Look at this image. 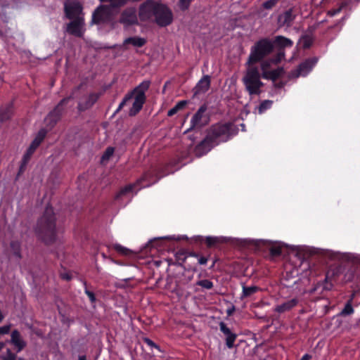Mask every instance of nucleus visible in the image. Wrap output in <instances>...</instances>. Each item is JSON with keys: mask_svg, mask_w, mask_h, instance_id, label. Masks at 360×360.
I'll return each instance as SVG.
<instances>
[{"mask_svg": "<svg viewBox=\"0 0 360 360\" xmlns=\"http://www.w3.org/2000/svg\"><path fill=\"white\" fill-rule=\"evenodd\" d=\"M273 101L271 100H264L261 102L260 105L257 108L259 113H263L266 110L271 108Z\"/></svg>", "mask_w": 360, "mask_h": 360, "instance_id": "obj_35", "label": "nucleus"}, {"mask_svg": "<svg viewBox=\"0 0 360 360\" xmlns=\"http://www.w3.org/2000/svg\"><path fill=\"white\" fill-rule=\"evenodd\" d=\"M333 284L328 281V276L326 275L325 279L322 281L318 282L314 288H312L309 290V294L312 295L316 292L320 288H321V291L319 292V295H323L325 291H330L333 289Z\"/></svg>", "mask_w": 360, "mask_h": 360, "instance_id": "obj_22", "label": "nucleus"}, {"mask_svg": "<svg viewBox=\"0 0 360 360\" xmlns=\"http://www.w3.org/2000/svg\"><path fill=\"white\" fill-rule=\"evenodd\" d=\"M310 255H320L322 257H328L330 259H333L334 254L333 252L329 251V250H321V249H312L310 250Z\"/></svg>", "mask_w": 360, "mask_h": 360, "instance_id": "obj_31", "label": "nucleus"}, {"mask_svg": "<svg viewBox=\"0 0 360 360\" xmlns=\"http://www.w3.org/2000/svg\"><path fill=\"white\" fill-rule=\"evenodd\" d=\"M28 162H24V161L21 160V163L16 176L15 179H18L20 176H21L25 171Z\"/></svg>", "mask_w": 360, "mask_h": 360, "instance_id": "obj_47", "label": "nucleus"}, {"mask_svg": "<svg viewBox=\"0 0 360 360\" xmlns=\"http://www.w3.org/2000/svg\"><path fill=\"white\" fill-rule=\"evenodd\" d=\"M286 84L285 81H280L279 82H274V86L276 89H283Z\"/></svg>", "mask_w": 360, "mask_h": 360, "instance_id": "obj_53", "label": "nucleus"}, {"mask_svg": "<svg viewBox=\"0 0 360 360\" xmlns=\"http://www.w3.org/2000/svg\"><path fill=\"white\" fill-rule=\"evenodd\" d=\"M238 129L233 122L212 124L205 130L206 135L193 150L197 158H200L209 153L221 141L225 142L238 133Z\"/></svg>", "mask_w": 360, "mask_h": 360, "instance_id": "obj_1", "label": "nucleus"}, {"mask_svg": "<svg viewBox=\"0 0 360 360\" xmlns=\"http://www.w3.org/2000/svg\"><path fill=\"white\" fill-rule=\"evenodd\" d=\"M13 115V106L11 104L8 105L0 109V122H4L9 120Z\"/></svg>", "mask_w": 360, "mask_h": 360, "instance_id": "obj_27", "label": "nucleus"}, {"mask_svg": "<svg viewBox=\"0 0 360 360\" xmlns=\"http://www.w3.org/2000/svg\"><path fill=\"white\" fill-rule=\"evenodd\" d=\"M163 239H167L169 240L171 238L169 237H165V238H154L153 240H150L148 243L147 244L148 247L150 248H157L158 243Z\"/></svg>", "mask_w": 360, "mask_h": 360, "instance_id": "obj_43", "label": "nucleus"}, {"mask_svg": "<svg viewBox=\"0 0 360 360\" xmlns=\"http://www.w3.org/2000/svg\"><path fill=\"white\" fill-rule=\"evenodd\" d=\"M283 60V53H276L271 57H268L262 60H260L259 63H260L261 70H271V68L273 65H277Z\"/></svg>", "mask_w": 360, "mask_h": 360, "instance_id": "obj_17", "label": "nucleus"}, {"mask_svg": "<svg viewBox=\"0 0 360 360\" xmlns=\"http://www.w3.org/2000/svg\"><path fill=\"white\" fill-rule=\"evenodd\" d=\"M207 257H204V256H201L200 257V258L198 259V263L201 265L202 264H205L207 262Z\"/></svg>", "mask_w": 360, "mask_h": 360, "instance_id": "obj_59", "label": "nucleus"}, {"mask_svg": "<svg viewBox=\"0 0 360 360\" xmlns=\"http://www.w3.org/2000/svg\"><path fill=\"white\" fill-rule=\"evenodd\" d=\"M70 22L66 24L65 31L72 36L81 38L83 37L84 26V18H77L76 19H70Z\"/></svg>", "mask_w": 360, "mask_h": 360, "instance_id": "obj_10", "label": "nucleus"}, {"mask_svg": "<svg viewBox=\"0 0 360 360\" xmlns=\"http://www.w3.org/2000/svg\"><path fill=\"white\" fill-rule=\"evenodd\" d=\"M207 105L203 104L202 105L200 108L198 110V111L194 114V115L192 117L191 120V126L189 129H188L185 133L189 132L191 130H193L195 127L201 128L205 124H207V121H205V122H202V118L204 112L207 110Z\"/></svg>", "mask_w": 360, "mask_h": 360, "instance_id": "obj_14", "label": "nucleus"}, {"mask_svg": "<svg viewBox=\"0 0 360 360\" xmlns=\"http://www.w3.org/2000/svg\"><path fill=\"white\" fill-rule=\"evenodd\" d=\"M33 334H35L37 337L40 338H44V333L43 330L39 328L34 327V328L31 332Z\"/></svg>", "mask_w": 360, "mask_h": 360, "instance_id": "obj_51", "label": "nucleus"}, {"mask_svg": "<svg viewBox=\"0 0 360 360\" xmlns=\"http://www.w3.org/2000/svg\"><path fill=\"white\" fill-rule=\"evenodd\" d=\"M354 312V308L352 306V301H347L346 304H345L344 308L342 309V311L339 313V316L345 317L347 316L351 315Z\"/></svg>", "mask_w": 360, "mask_h": 360, "instance_id": "obj_33", "label": "nucleus"}, {"mask_svg": "<svg viewBox=\"0 0 360 360\" xmlns=\"http://www.w3.org/2000/svg\"><path fill=\"white\" fill-rule=\"evenodd\" d=\"M11 328V324L5 325L0 327V335L8 334Z\"/></svg>", "mask_w": 360, "mask_h": 360, "instance_id": "obj_50", "label": "nucleus"}, {"mask_svg": "<svg viewBox=\"0 0 360 360\" xmlns=\"http://www.w3.org/2000/svg\"><path fill=\"white\" fill-rule=\"evenodd\" d=\"M48 130L49 129H46L45 128H42L41 129L37 136H35V138L34 139V141H37L38 143H39L40 144L41 143V142L44 141V138L46 137L47 133H48Z\"/></svg>", "mask_w": 360, "mask_h": 360, "instance_id": "obj_37", "label": "nucleus"}, {"mask_svg": "<svg viewBox=\"0 0 360 360\" xmlns=\"http://www.w3.org/2000/svg\"><path fill=\"white\" fill-rule=\"evenodd\" d=\"M143 341L146 343L148 346H150L152 348L156 349L158 352H162L160 349V347L158 345H157L155 342H154L152 340H150L148 338H143Z\"/></svg>", "mask_w": 360, "mask_h": 360, "instance_id": "obj_42", "label": "nucleus"}, {"mask_svg": "<svg viewBox=\"0 0 360 360\" xmlns=\"http://www.w3.org/2000/svg\"><path fill=\"white\" fill-rule=\"evenodd\" d=\"M179 110L176 109V108L174 106L172 108H171L168 112H167V116L169 117H172L174 115H175Z\"/></svg>", "mask_w": 360, "mask_h": 360, "instance_id": "obj_58", "label": "nucleus"}, {"mask_svg": "<svg viewBox=\"0 0 360 360\" xmlns=\"http://www.w3.org/2000/svg\"><path fill=\"white\" fill-rule=\"evenodd\" d=\"M85 293L88 295L90 301L92 304H94L96 302L97 299L96 297L94 292H93L92 291H90L89 290L86 288Z\"/></svg>", "mask_w": 360, "mask_h": 360, "instance_id": "obj_49", "label": "nucleus"}, {"mask_svg": "<svg viewBox=\"0 0 360 360\" xmlns=\"http://www.w3.org/2000/svg\"><path fill=\"white\" fill-rule=\"evenodd\" d=\"M271 77H272V82H275L278 79L281 77L285 73V69L283 67H278L276 69L271 70Z\"/></svg>", "mask_w": 360, "mask_h": 360, "instance_id": "obj_34", "label": "nucleus"}, {"mask_svg": "<svg viewBox=\"0 0 360 360\" xmlns=\"http://www.w3.org/2000/svg\"><path fill=\"white\" fill-rule=\"evenodd\" d=\"M210 84L211 77L210 75H204L193 89V98L197 96L200 94L207 92L210 88Z\"/></svg>", "mask_w": 360, "mask_h": 360, "instance_id": "obj_18", "label": "nucleus"}, {"mask_svg": "<svg viewBox=\"0 0 360 360\" xmlns=\"http://www.w3.org/2000/svg\"><path fill=\"white\" fill-rule=\"evenodd\" d=\"M98 94L91 93L89 95L87 99L83 103H79L77 109L79 112H84L91 108L98 101Z\"/></svg>", "mask_w": 360, "mask_h": 360, "instance_id": "obj_23", "label": "nucleus"}, {"mask_svg": "<svg viewBox=\"0 0 360 360\" xmlns=\"http://www.w3.org/2000/svg\"><path fill=\"white\" fill-rule=\"evenodd\" d=\"M269 252H270L271 256H272V257H278V256L281 255V254H282V250H281V248L277 247V246L271 247L269 249Z\"/></svg>", "mask_w": 360, "mask_h": 360, "instance_id": "obj_44", "label": "nucleus"}, {"mask_svg": "<svg viewBox=\"0 0 360 360\" xmlns=\"http://www.w3.org/2000/svg\"><path fill=\"white\" fill-rule=\"evenodd\" d=\"M243 82L250 95H259L264 85L261 81L258 67L248 66Z\"/></svg>", "mask_w": 360, "mask_h": 360, "instance_id": "obj_5", "label": "nucleus"}, {"mask_svg": "<svg viewBox=\"0 0 360 360\" xmlns=\"http://www.w3.org/2000/svg\"><path fill=\"white\" fill-rule=\"evenodd\" d=\"M158 4L154 0H146L142 3L139 8L140 20L142 22L150 20L155 15V10L157 8Z\"/></svg>", "mask_w": 360, "mask_h": 360, "instance_id": "obj_9", "label": "nucleus"}, {"mask_svg": "<svg viewBox=\"0 0 360 360\" xmlns=\"http://www.w3.org/2000/svg\"><path fill=\"white\" fill-rule=\"evenodd\" d=\"M280 0H267L262 4V7L264 9L270 10L272 9L278 3Z\"/></svg>", "mask_w": 360, "mask_h": 360, "instance_id": "obj_39", "label": "nucleus"}, {"mask_svg": "<svg viewBox=\"0 0 360 360\" xmlns=\"http://www.w3.org/2000/svg\"><path fill=\"white\" fill-rule=\"evenodd\" d=\"M147 43V40L145 38L140 37L138 36L130 37L124 39L123 46L131 44L134 47H142Z\"/></svg>", "mask_w": 360, "mask_h": 360, "instance_id": "obj_25", "label": "nucleus"}, {"mask_svg": "<svg viewBox=\"0 0 360 360\" xmlns=\"http://www.w3.org/2000/svg\"><path fill=\"white\" fill-rule=\"evenodd\" d=\"M112 248L120 255L123 256H131L135 255L134 252L130 249L124 248L120 244H113Z\"/></svg>", "mask_w": 360, "mask_h": 360, "instance_id": "obj_29", "label": "nucleus"}, {"mask_svg": "<svg viewBox=\"0 0 360 360\" xmlns=\"http://www.w3.org/2000/svg\"><path fill=\"white\" fill-rule=\"evenodd\" d=\"M150 80H145L136 86L131 91L127 94L115 114L120 111L127 103L134 98V101L129 111V115L130 117L136 116L141 110L143 104L146 101V91L150 88Z\"/></svg>", "mask_w": 360, "mask_h": 360, "instance_id": "obj_3", "label": "nucleus"}, {"mask_svg": "<svg viewBox=\"0 0 360 360\" xmlns=\"http://www.w3.org/2000/svg\"><path fill=\"white\" fill-rule=\"evenodd\" d=\"M261 289L259 287L256 285L252 286H243V295L242 297H249L257 292L259 291Z\"/></svg>", "mask_w": 360, "mask_h": 360, "instance_id": "obj_30", "label": "nucleus"}, {"mask_svg": "<svg viewBox=\"0 0 360 360\" xmlns=\"http://www.w3.org/2000/svg\"><path fill=\"white\" fill-rule=\"evenodd\" d=\"M175 256H176L177 261L173 262L172 264L174 265L181 266V267L184 268V269H186V267L184 266L183 263L186 261V259L187 258V250H184V249L180 250L176 253Z\"/></svg>", "mask_w": 360, "mask_h": 360, "instance_id": "obj_28", "label": "nucleus"}, {"mask_svg": "<svg viewBox=\"0 0 360 360\" xmlns=\"http://www.w3.org/2000/svg\"><path fill=\"white\" fill-rule=\"evenodd\" d=\"M34 153V151L33 150L28 148L25 153L23 155L22 160L24 161V162H29Z\"/></svg>", "mask_w": 360, "mask_h": 360, "instance_id": "obj_46", "label": "nucleus"}, {"mask_svg": "<svg viewBox=\"0 0 360 360\" xmlns=\"http://www.w3.org/2000/svg\"><path fill=\"white\" fill-rule=\"evenodd\" d=\"M273 53L271 39L267 37L262 38L251 47L250 54L245 65L247 66L257 67L255 64L262 60V59L268 58Z\"/></svg>", "mask_w": 360, "mask_h": 360, "instance_id": "obj_4", "label": "nucleus"}, {"mask_svg": "<svg viewBox=\"0 0 360 360\" xmlns=\"http://www.w3.org/2000/svg\"><path fill=\"white\" fill-rule=\"evenodd\" d=\"M271 70H262V72H259L260 79L264 78L266 79H270L272 81L271 77Z\"/></svg>", "mask_w": 360, "mask_h": 360, "instance_id": "obj_48", "label": "nucleus"}, {"mask_svg": "<svg viewBox=\"0 0 360 360\" xmlns=\"http://www.w3.org/2000/svg\"><path fill=\"white\" fill-rule=\"evenodd\" d=\"M115 152V148L112 146H108L105 151L103 152V154L102 155L101 158V163L105 164L107 162H108L110 159V158L113 155Z\"/></svg>", "mask_w": 360, "mask_h": 360, "instance_id": "obj_32", "label": "nucleus"}, {"mask_svg": "<svg viewBox=\"0 0 360 360\" xmlns=\"http://www.w3.org/2000/svg\"><path fill=\"white\" fill-rule=\"evenodd\" d=\"M219 328L220 330L224 334V335H226V345L227 347L229 349L233 348L237 338V335L232 333L231 329L223 321L219 323Z\"/></svg>", "mask_w": 360, "mask_h": 360, "instance_id": "obj_19", "label": "nucleus"}, {"mask_svg": "<svg viewBox=\"0 0 360 360\" xmlns=\"http://www.w3.org/2000/svg\"><path fill=\"white\" fill-rule=\"evenodd\" d=\"M117 23L122 24L125 27H129L132 25H139V23L136 7L129 6L124 9L120 13Z\"/></svg>", "mask_w": 360, "mask_h": 360, "instance_id": "obj_8", "label": "nucleus"}, {"mask_svg": "<svg viewBox=\"0 0 360 360\" xmlns=\"http://www.w3.org/2000/svg\"><path fill=\"white\" fill-rule=\"evenodd\" d=\"M155 11L154 22L158 26L164 27L172 23L173 13L167 5L159 3Z\"/></svg>", "mask_w": 360, "mask_h": 360, "instance_id": "obj_7", "label": "nucleus"}, {"mask_svg": "<svg viewBox=\"0 0 360 360\" xmlns=\"http://www.w3.org/2000/svg\"><path fill=\"white\" fill-rule=\"evenodd\" d=\"M297 72H297V68L295 69V70H292L289 73V75H288V78L289 79H292V78H297V77H299L301 75H297V74H298Z\"/></svg>", "mask_w": 360, "mask_h": 360, "instance_id": "obj_54", "label": "nucleus"}, {"mask_svg": "<svg viewBox=\"0 0 360 360\" xmlns=\"http://www.w3.org/2000/svg\"><path fill=\"white\" fill-rule=\"evenodd\" d=\"M39 146V143H38L37 141L33 140L28 148L35 151Z\"/></svg>", "mask_w": 360, "mask_h": 360, "instance_id": "obj_55", "label": "nucleus"}, {"mask_svg": "<svg viewBox=\"0 0 360 360\" xmlns=\"http://www.w3.org/2000/svg\"><path fill=\"white\" fill-rule=\"evenodd\" d=\"M348 5V2L347 1H345L341 3L340 6L338 8H333L329 10L327 12V15L329 16H333L336 15L337 13H340L342 9L345 7H346Z\"/></svg>", "mask_w": 360, "mask_h": 360, "instance_id": "obj_38", "label": "nucleus"}, {"mask_svg": "<svg viewBox=\"0 0 360 360\" xmlns=\"http://www.w3.org/2000/svg\"><path fill=\"white\" fill-rule=\"evenodd\" d=\"M60 277L62 279L68 281H70L72 278V275L69 273L61 274Z\"/></svg>", "mask_w": 360, "mask_h": 360, "instance_id": "obj_57", "label": "nucleus"}, {"mask_svg": "<svg viewBox=\"0 0 360 360\" xmlns=\"http://www.w3.org/2000/svg\"><path fill=\"white\" fill-rule=\"evenodd\" d=\"M188 139L192 141V143L189 146V148L191 149L193 147V143L195 141L197 137L195 136L194 135H190L188 136Z\"/></svg>", "mask_w": 360, "mask_h": 360, "instance_id": "obj_60", "label": "nucleus"}, {"mask_svg": "<svg viewBox=\"0 0 360 360\" xmlns=\"http://www.w3.org/2000/svg\"><path fill=\"white\" fill-rule=\"evenodd\" d=\"M271 39L273 44L274 51H276V53H283L284 60L285 56V49L286 47H291L293 42L290 39L281 35L276 36L274 38Z\"/></svg>", "mask_w": 360, "mask_h": 360, "instance_id": "obj_12", "label": "nucleus"}, {"mask_svg": "<svg viewBox=\"0 0 360 360\" xmlns=\"http://www.w3.org/2000/svg\"><path fill=\"white\" fill-rule=\"evenodd\" d=\"M193 0H179V6L182 11L188 10Z\"/></svg>", "mask_w": 360, "mask_h": 360, "instance_id": "obj_41", "label": "nucleus"}, {"mask_svg": "<svg viewBox=\"0 0 360 360\" xmlns=\"http://www.w3.org/2000/svg\"><path fill=\"white\" fill-rule=\"evenodd\" d=\"M6 342L13 345L16 352H21L27 347V342L22 338L20 331L17 329L12 330L11 339L6 340Z\"/></svg>", "mask_w": 360, "mask_h": 360, "instance_id": "obj_13", "label": "nucleus"}, {"mask_svg": "<svg viewBox=\"0 0 360 360\" xmlns=\"http://www.w3.org/2000/svg\"><path fill=\"white\" fill-rule=\"evenodd\" d=\"M71 97H66L61 99L55 108L49 112L44 119L46 127L49 130H51L57 123L61 120L64 113V106L68 104Z\"/></svg>", "mask_w": 360, "mask_h": 360, "instance_id": "obj_6", "label": "nucleus"}, {"mask_svg": "<svg viewBox=\"0 0 360 360\" xmlns=\"http://www.w3.org/2000/svg\"><path fill=\"white\" fill-rule=\"evenodd\" d=\"M146 178L147 174H144L141 178L137 179L136 182L129 184L124 187L121 188L120 191L116 194L115 199L119 200L123 196L133 193L138 186H141L142 182L146 180Z\"/></svg>", "mask_w": 360, "mask_h": 360, "instance_id": "obj_15", "label": "nucleus"}, {"mask_svg": "<svg viewBox=\"0 0 360 360\" xmlns=\"http://www.w3.org/2000/svg\"><path fill=\"white\" fill-rule=\"evenodd\" d=\"M317 61L318 58L316 57L309 58L304 60L297 66V75H306L311 70Z\"/></svg>", "mask_w": 360, "mask_h": 360, "instance_id": "obj_20", "label": "nucleus"}, {"mask_svg": "<svg viewBox=\"0 0 360 360\" xmlns=\"http://www.w3.org/2000/svg\"><path fill=\"white\" fill-rule=\"evenodd\" d=\"M235 309H235L234 306H233L231 308L228 309L227 311H226L227 314L229 316H231L233 314V312L235 311Z\"/></svg>", "mask_w": 360, "mask_h": 360, "instance_id": "obj_62", "label": "nucleus"}, {"mask_svg": "<svg viewBox=\"0 0 360 360\" xmlns=\"http://www.w3.org/2000/svg\"><path fill=\"white\" fill-rule=\"evenodd\" d=\"M17 355L11 349H7L6 356H2V360H16Z\"/></svg>", "mask_w": 360, "mask_h": 360, "instance_id": "obj_45", "label": "nucleus"}, {"mask_svg": "<svg viewBox=\"0 0 360 360\" xmlns=\"http://www.w3.org/2000/svg\"><path fill=\"white\" fill-rule=\"evenodd\" d=\"M39 146V143H38L37 141L33 140L28 148L35 151Z\"/></svg>", "mask_w": 360, "mask_h": 360, "instance_id": "obj_56", "label": "nucleus"}, {"mask_svg": "<svg viewBox=\"0 0 360 360\" xmlns=\"http://www.w3.org/2000/svg\"><path fill=\"white\" fill-rule=\"evenodd\" d=\"M195 241L198 243H205L207 248H211L216 246L218 243H223L226 242V238H218V237H202V236H197L195 238Z\"/></svg>", "mask_w": 360, "mask_h": 360, "instance_id": "obj_21", "label": "nucleus"}, {"mask_svg": "<svg viewBox=\"0 0 360 360\" xmlns=\"http://www.w3.org/2000/svg\"><path fill=\"white\" fill-rule=\"evenodd\" d=\"M299 301L297 298H293L290 300H288L280 305H277L275 308V311L278 313H284L285 311L291 310L293 307H295Z\"/></svg>", "mask_w": 360, "mask_h": 360, "instance_id": "obj_24", "label": "nucleus"}, {"mask_svg": "<svg viewBox=\"0 0 360 360\" xmlns=\"http://www.w3.org/2000/svg\"><path fill=\"white\" fill-rule=\"evenodd\" d=\"M9 248L12 254L19 260L22 258L21 253V243L19 240H13L9 243Z\"/></svg>", "mask_w": 360, "mask_h": 360, "instance_id": "obj_26", "label": "nucleus"}, {"mask_svg": "<svg viewBox=\"0 0 360 360\" xmlns=\"http://www.w3.org/2000/svg\"><path fill=\"white\" fill-rule=\"evenodd\" d=\"M296 15L293 14V8H290L288 10L281 13L278 16L277 24L278 27L286 26L290 27L292 22L295 19Z\"/></svg>", "mask_w": 360, "mask_h": 360, "instance_id": "obj_16", "label": "nucleus"}, {"mask_svg": "<svg viewBox=\"0 0 360 360\" xmlns=\"http://www.w3.org/2000/svg\"><path fill=\"white\" fill-rule=\"evenodd\" d=\"M301 41H302V48L304 49H309L313 43L312 39L307 34L301 37Z\"/></svg>", "mask_w": 360, "mask_h": 360, "instance_id": "obj_36", "label": "nucleus"}, {"mask_svg": "<svg viewBox=\"0 0 360 360\" xmlns=\"http://www.w3.org/2000/svg\"><path fill=\"white\" fill-rule=\"evenodd\" d=\"M356 296V292L354 291L349 296V298L347 301H352V303H353V300Z\"/></svg>", "mask_w": 360, "mask_h": 360, "instance_id": "obj_64", "label": "nucleus"}, {"mask_svg": "<svg viewBox=\"0 0 360 360\" xmlns=\"http://www.w3.org/2000/svg\"><path fill=\"white\" fill-rule=\"evenodd\" d=\"M83 7L77 1L65 2L64 4L65 16L68 19H76L81 18L79 15L82 13Z\"/></svg>", "mask_w": 360, "mask_h": 360, "instance_id": "obj_11", "label": "nucleus"}, {"mask_svg": "<svg viewBox=\"0 0 360 360\" xmlns=\"http://www.w3.org/2000/svg\"><path fill=\"white\" fill-rule=\"evenodd\" d=\"M196 285L206 289H211L213 288V283L207 279L200 280L196 283Z\"/></svg>", "mask_w": 360, "mask_h": 360, "instance_id": "obj_40", "label": "nucleus"}, {"mask_svg": "<svg viewBox=\"0 0 360 360\" xmlns=\"http://www.w3.org/2000/svg\"><path fill=\"white\" fill-rule=\"evenodd\" d=\"M312 359V356L309 354H304L302 359L300 360H310Z\"/></svg>", "mask_w": 360, "mask_h": 360, "instance_id": "obj_63", "label": "nucleus"}, {"mask_svg": "<svg viewBox=\"0 0 360 360\" xmlns=\"http://www.w3.org/2000/svg\"><path fill=\"white\" fill-rule=\"evenodd\" d=\"M188 102V101H181L176 104L175 107L178 110H182L186 106Z\"/></svg>", "mask_w": 360, "mask_h": 360, "instance_id": "obj_52", "label": "nucleus"}, {"mask_svg": "<svg viewBox=\"0 0 360 360\" xmlns=\"http://www.w3.org/2000/svg\"><path fill=\"white\" fill-rule=\"evenodd\" d=\"M57 217L52 206L48 205L42 215L33 226V231L38 242L46 247L53 245L58 240Z\"/></svg>", "mask_w": 360, "mask_h": 360, "instance_id": "obj_2", "label": "nucleus"}, {"mask_svg": "<svg viewBox=\"0 0 360 360\" xmlns=\"http://www.w3.org/2000/svg\"><path fill=\"white\" fill-rule=\"evenodd\" d=\"M187 256H192V257H198L200 256V254L198 252H188L187 251Z\"/></svg>", "mask_w": 360, "mask_h": 360, "instance_id": "obj_61", "label": "nucleus"}]
</instances>
